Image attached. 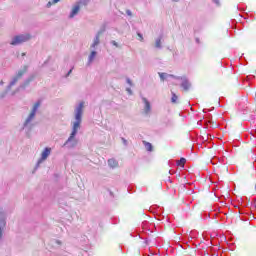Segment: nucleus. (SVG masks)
<instances>
[{
    "label": "nucleus",
    "instance_id": "1",
    "mask_svg": "<svg viewBox=\"0 0 256 256\" xmlns=\"http://www.w3.org/2000/svg\"><path fill=\"white\" fill-rule=\"evenodd\" d=\"M83 107H85V103L84 102H80L79 106L76 108V114H75V122L73 123L72 126V132L69 136V138L67 139V141L65 142V145H67V143H71V141H73V147H75V145H77V140L75 139V135H77V132L79 131V129H81V121H82V117H83Z\"/></svg>",
    "mask_w": 256,
    "mask_h": 256
},
{
    "label": "nucleus",
    "instance_id": "2",
    "mask_svg": "<svg viewBox=\"0 0 256 256\" xmlns=\"http://www.w3.org/2000/svg\"><path fill=\"white\" fill-rule=\"evenodd\" d=\"M29 39H31L30 34L17 35L12 39L10 45H21V43H27Z\"/></svg>",
    "mask_w": 256,
    "mask_h": 256
},
{
    "label": "nucleus",
    "instance_id": "3",
    "mask_svg": "<svg viewBox=\"0 0 256 256\" xmlns=\"http://www.w3.org/2000/svg\"><path fill=\"white\" fill-rule=\"evenodd\" d=\"M41 106V102H36L33 106V109L31 113L29 114L28 118L26 119V123H30V121H33L35 119V114L37 113V109Z\"/></svg>",
    "mask_w": 256,
    "mask_h": 256
},
{
    "label": "nucleus",
    "instance_id": "4",
    "mask_svg": "<svg viewBox=\"0 0 256 256\" xmlns=\"http://www.w3.org/2000/svg\"><path fill=\"white\" fill-rule=\"evenodd\" d=\"M49 155H51V148L46 147L41 154L39 163H41L42 161H46V159H47V157H49Z\"/></svg>",
    "mask_w": 256,
    "mask_h": 256
},
{
    "label": "nucleus",
    "instance_id": "5",
    "mask_svg": "<svg viewBox=\"0 0 256 256\" xmlns=\"http://www.w3.org/2000/svg\"><path fill=\"white\" fill-rule=\"evenodd\" d=\"M181 87L183 91H189V89H191V83L189 82V80L185 79L182 81Z\"/></svg>",
    "mask_w": 256,
    "mask_h": 256
},
{
    "label": "nucleus",
    "instance_id": "6",
    "mask_svg": "<svg viewBox=\"0 0 256 256\" xmlns=\"http://www.w3.org/2000/svg\"><path fill=\"white\" fill-rule=\"evenodd\" d=\"M79 9H80L79 5H76L73 7L72 12L70 14L71 19H73V17H75V15H77V13H79Z\"/></svg>",
    "mask_w": 256,
    "mask_h": 256
},
{
    "label": "nucleus",
    "instance_id": "7",
    "mask_svg": "<svg viewBox=\"0 0 256 256\" xmlns=\"http://www.w3.org/2000/svg\"><path fill=\"white\" fill-rule=\"evenodd\" d=\"M187 163V159H185V158H180V160H178L177 162H176V165L178 166V167H185V164Z\"/></svg>",
    "mask_w": 256,
    "mask_h": 256
},
{
    "label": "nucleus",
    "instance_id": "8",
    "mask_svg": "<svg viewBox=\"0 0 256 256\" xmlns=\"http://www.w3.org/2000/svg\"><path fill=\"white\" fill-rule=\"evenodd\" d=\"M144 103H145V112L149 113V111H151V103L147 101V98H144Z\"/></svg>",
    "mask_w": 256,
    "mask_h": 256
},
{
    "label": "nucleus",
    "instance_id": "9",
    "mask_svg": "<svg viewBox=\"0 0 256 256\" xmlns=\"http://www.w3.org/2000/svg\"><path fill=\"white\" fill-rule=\"evenodd\" d=\"M143 143H144V147L146 150L153 151V145L151 143H149L147 141H143Z\"/></svg>",
    "mask_w": 256,
    "mask_h": 256
},
{
    "label": "nucleus",
    "instance_id": "10",
    "mask_svg": "<svg viewBox=\"0 0 256 256\" xmlns=\"http://www.w3.org/2000/svg\"><path fill=\"white\" fill-rule=\"evenodd\" d=\"M99 43H100V40H99V34H98L91 45L92 49H95L97 45H99Z\"/></svg>",
    "mask_w": 256,
    "mask_h": 256
},
{
    "label": "nucleus",
    "instance_id": "11",
    "mask_svg": "<svg viewBox=\"0 0 256 256\" xmlns=\"http://www.w3.org/2000/svg\"><path fill=\"white\" fill-rule=\"evenodd\" d=\"M96 56H97V52L92 51L90 56H89V63L93 62V59H95Z\"/></svg>",
    "mask_w": 256,
    "mask_h": 256
},
{
    "label": "nucleus",
    "instance_id": "12",
    "mask_svg": "<svg viewBox=\"0 0 256 256\" xmlns=\"http://www.w3.org/2000/svg\"><path fill=\"white\" fill-rule=\"evenodd\" d=\"M171 93H172L171 103H177V99H179V96H177L175 92H171Z\"/></svg>",
    "mask_w": 256,
    "mask_h": 256
},
{
    "label": "nucleus",
    "instance_id": "13",
    "mask_svg": "<svg viewBox=\"0 0 256 256\" xmlns=\"http://www.w3.org/2000/svg\"><path fill=\"white\" fill-rule=\"evenodd\" d=\"M108 163L111 167H117V161H115L114 159L108 160Z\"/></svg>",
    "mask_w": 256,
    "mask_h": 256
},
{
    "label": "nucleus",
    "instance_id": "14",
    "mask_svg": "<svg viewBox=\"0 0 256 256\" xmlns=\"http://www.w3.org/2000/svg\"><path fill=\"white\" fill-rule=\"evenodd\" d=\"M61 0H52L51 2H48L47 7H51V5H57V3Z\"/></svg>",
    "mask_w": 256,
    "mask_h": 256
},
{
    "label": "nucleus",
    "instance_id": "15",
    "mask_svg": "<svg viewBox=\"0 0 256 256\" xmlns=\"http://www.w3.org/2000/svg\"><path fill=\"white\" fill-rule=\"evenodd\" d=\"M23 75H25V71L20 70L16 77H18V79H21L23 77Z\"/></svg>",
    "mask_w": 256,
    "mask_h": 256
},
{
    "label": "nucleus",
    "instance_id": "16",
    "mask_svg": "<svg viewBox=\"0 0 256 256\" xmlns=\"http://www.w3.org/2000/svg\"><path fill=\"white\" fill-rule=\"evenodd\" d=\"M18 81H19V77H14V79L10 83V87H13V85H15V83H17Z\"/></svg>",
    "mask_w": 256,
    "mask_h": 256
},
{
    "label": "nucleus",
    "instance_id": "17",
    "mask_svg": "<svg viewBox=\"0 0 256 256\" xmlns=\"http://www.w3.org/2000/svg\"><path fill=\"white\" fill-rule=\"evenodd\" d=\"M156 47H158V48L161 47V39L156 40Z\"/></svg>",
    "mask_w": 256,
    "mask_h": 256
},
{
    "label": "nucleus",
    "instance_id": "18",
    "mask_svg": "<svg viewBox=\"0 0 256 256\" xmlns=\"http://www.w3.org/2000/svg\"><path fill=\"white\" fill-rule=\"evenodd\" d=\"M29 83H31V79H29V80L26 81L25 85L22 86L23 89H25V87H27V85H29Z\"/></svg>",
    "mask_w": 256,
    "mask_h": 256
},
{
    "label": "nucleus",
    "instance_id": "19",
    "mask_svg": "<svg viewBox=\"0 0 256 256\" xmlns=\"http://www.w3.org/2000/svg\"><path fill=\"white\" fill-rule=\"evenodd\" d=\"M137 36L139 37L140 41H143V35H141V33H138Z\"/></svg>",
    "mask_w": 256,
    "mask_h": 256
},
{
    "label": "nucleus",
    "instance_id": "20",
    "mask_svg": "<svg viewBox=\"0 0 256 256\" xmlns=\"http://www.w3.org/2000/svg\"><path fill=\"white\" fill-rule=\"evenodd\" d=\"M112 45H114L115 47H119V45L117 44V42L115 40L112 41Z\"/></svg>",
    "mask_w": 256,
    "mask_h": 256
},
{
    "label": "nucleus",
    "instance_id": "21",
    "mask_svg": "<svg viewBox=\"0 0 256 256\" xmlns=\"http://www.w3.org/2000/svg\"><path fill=\"white\" fill-rule=\"evenodd\" d=\"M212 127H217V123L212 122Z\"/></svg>",
    "mask_w": 256,
    "mask_h": 256
},
{
    "label": "nucleus",
    "instance_id": "22",
    "mask_svg": "<svg viewBox=\"0 0 256 256\" xmlns=\"http://www.w3.org/2000/svg\"><path fill=\"white\" fill-rule=\"evenodd\" d=\"M72 72H73V69L69 70V72H68L67 75H68V76L71 75Z\"/></svg>",
    "mask_w": 256,
    "mask_h": 256
},
{
    "label": "nucleus",
    "instance_id": "23",
    "mask_svg": "<svg viewBox=\"0 0 256 256\" xmlns=\"http://www.w3.org/2000/svg\"><path fill=\"white\" fill-rule=\"evenodd\" d=\"M2 235H3V233H2V231H1V229H0V239H1Z\"/></svg>",
    "mask_w": 256,
    "mask_h": 256
},
{
    "label": "nucleus",
    "instance_id": "24",
    "mask_svg": "<svg viewBox=\"0 0 256 256\" xmlns=\"http://www.w3.org/2000/svg\"><path fill=\"white\" fill-rule=\"evenodd\" d=\"M159 75H160L161 79H164V78H163V74H159Z\"/></svg>",
    "mask_w": 256,
    "mask_h": 256
},
{
    "label": "nucleus",
    "instance_id": "25",
    "mask_svg": "<svg viewBox=\"0 0 256 256\" xmlns=\"http://www.w3.org/2000/svg\"><path fill=\"white\" fill-rule=\"evenodd\" d=\"M0 85H3V80L0 81Z\"/></svg>",
    "mask_w": 256,
    "mask_h": 256
},
{
    "label": "nucleus",
    "instance_id": "26",
    "mask_svg": "<svg viewBox=\"0 0 256 256\" xmlns=\"http://www.w3.org/2000/svg\"><path fill=\"white\" fill-rule=\"evenodd\" d=\"M128 13V15H131V12H127Z\"/></svg>",
    "mask_w": 256,
    "mask_h": 256
}]
</instances>
